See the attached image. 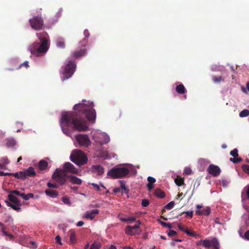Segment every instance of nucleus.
I'll use <instances>...</instances> for the list:
<instances>
[{
  "label": "nucleus",
  "instance_id": "nucleus-15",
  "mask_svg": "<svg viewBox=\"0 0 249 249\" xmlns=\"http://www.w3.org/2000/svg\"><path fill=\"white\" fill-rule=\"evenodd\" d=\"M98 210L94 209L90 211H87L84 214V216L87 219L92 220L95 217V214H98Z\"/></svg>",
  "mask_w": 249,
  "mask_h": 249
},
{
  "label": "nucleus",
  "instance_id": "nucleus-44",
  "mask_svg": "<svg viewBox=\"0 0 249 249\" xmlns=\"http://www.w3.org/2000/svg\"><path fill=\"white\" fill-rule=\"evenodd\" d=\"M62 200L64 203L70 205L71 202L69 197L67 196H64L62 198Z\"/></svg>",
  "mask_w": 249,
  "mask_h": 249
},
{
  "label": "nucleus",
  "instance_id": "nucleus-21",
  "mask_svg": "<svg viewBox=\"0 0 249 249\" xmlns=\"http://www.w3.org/2000/svg\"><path fill=\"white\" fill-rule=\"evenodd\" d=\"M45 194L47 196L52 198H55L58 195V193L56 191L49 189L45 191Z\"/></svg>",
  "mask_w": 249,
  "mask_h": 249
},
{
  "label": "nucleus",
  "instance_id": "nucleus-54",
  "mask_svg": "<svg viewBox=\"0 0 249 249\" xmlns=\"http://www.w3.org/2000/svg\"><path fill=\"white\" fill-rule=\"evenodd\" d=\"M127 222L132 223L136 220V218L135 217H127Z\"/></svg>",
  "mask_w": 249,
  "mask_h": 249
},
{
  "label": "nucleus",
  "instance_id": "nucleus-6",
  "mask_svg": "<svg viewBox=\"0 0 249 249\" xmlns=\"http://www.w3.org/2000/svg\"><path fill=\"white\" fill-rule=\"evenodd\" d=\"M68 176H69L65 173L62 169H56L53 175V178L55 181L60 185H63L66 181Z\"/></svg>",
  "mask_w": 249,
  "mask_h": 249
},
{
  "label": "nucleus",
  "instance_id": "nucleus-62",
  "mask_svg": "<svg viewBox=\"0 0 249 249\" xmlns=\"http://www.w3.org/2000/svg\"><path fill=\"white\" fill-rule=\"evenodd\" d=\"M242 159L241 158L235 157V161H233V163H238L241 161Z\"/></svg>",
  "mask_w": 249,
  "mask_h": 249
},
{
  "label": "nucleus",
  "instance_id": "nucleus-42",
  "mask_svg": "<svg viewBox=\"0 0 249 249\" xmlns=\"http://www.w3.org/2000/svg\"><path fill=\"white\" fill-rule=\"evenodd\" d=\"M8 192H9L10 193H11V194H12L13 195H16L20 196H21L22 197V196H23L22 195L23 194V193H20V192H19L18 190L9 191H8Z\"/></svg>",
  "mask_w": 249,
  "mask_h": 249
},
{
  "label": "nucleus",
  "instance_id": "nucleus-7",
  "mask_svg": "<svg viewBox=\"0 0 249 249\" xmlns=\"http://www.w3.org/2000/svg\"><path fill=\"white\" fill-rule=\"evenodd\" d=\"M30 25L32 29L39 31L44 27V21L41 16H34L29 20Z\"/></svg>",
  "mask_w": 249,
  "mask_h": 249
},
{
  "label": "nucleus",
  "instance_id": "nucleus-58",
  "mask_svg": "<svg viewBox=\"0 0 249 249\" xmlns=\"http://www.w3.org/2000/svg\"><path fill=\"white\" fill-rule=\"evenodd\" d=\"M120 191H121V188H119V187H116V188H114L113 190V193H115V194L120 192Z\"/></svg>",
  "mask_w": 249,
  "mask_h": 249
},
{
  "label": "nucleus",
  "instance_id": "nucleus-60",
  "mask_svg": "<svg viewBox=\"0 0 249 249\" xmlns=\"http://www.w3.org/2000/svg\"><path fill=\"white\" fill-rule=\"evenodd\" d=\"M9 173H4L1 171H0V176H9Z\"/></svg>",
  "mask_w": 249,
  "mask_h": 249
},
{
  "label": "nucleus",
  "instance_id": "nucleus-52",
  "mask_svg": "<svg viewBox=\"0 0 249 249\" xmlns=\"http://www.w3.org/2000/svg\"><path fill=\"white\" fill-rule=\"evenodd\" d=\"M184 174L189 175L192 173V170L190 168H186L184 171Z\"/></svg>",
  "mask_w": 249,
  "mask_h": 249
},
{
  "label": "nucleus",
  "instance_id": "nucleus-41",
  "mask_svg": "<svg viewBox=\"0 0 249 249\" xmlns=\"http://www.w3.org/2000/svg\"><path fill=\"white\" fill-rule=\"evenodd\" d=\"M175 205V203L174 201H171L169 203H168L167 204H166L164 208L168 209V210H171L173 208V207Z\"/></svg>",
  "mask_w": 249,
  "mask_h": 249
},
{
  "label": "nucleus",
  "instance_id": "nucleus-61",
  "mask_svg": "<svg viewBox=\"0 0 249 249\" xmlns=\"http://www.w3.org/2000/svg\"><path fill=\"white\" fill-rule=\"evenodd\" d=\"M147 187L148 189V190L149 191H151L153 188V184H149V183H148L147 184Z\"/></svg>",
  "mask_w": 249,
  "mask_h": 249
},
{
  "label": "nucleus",
  "instance_id": "nucleus-43",
  "mask_svg": "<svg viewBox=\"0 0 249 249\" xmlns=\"http://www.w3.org/2000/svg\"><path fill=\"white\" fill-rule=\"evenodd\" d=\"M184 232L188 235H189V236H193V237H195L196 236V233L193 231H189V230L188 229H186L184 231Z\"/></svg>",
  "mask_w": 249,
  "mask_h": 249
},
{
  "label": "nucleus",
  "instance_id": "nucleus-10",
  "mask_svg": "<svg viewBox=\"0 0 249 249\" xmlns=\"http://www.w3.org/2000/svg\"><path fill=\"white\" fill-rule=\"evenodd\" d=\"M63 169H62L64 172L66 173H70L73 174H77L78 173V170L71 162H66L63 164Z\"/></svg>",
  "mask_w": 249,
  "mask_h": 249
},
{
  "label": "nucleus",
  "instance_id": "nucleus-8",
  "mask_svg": "<svg viewBox=\"0 0 249 249\" xmlns=\"http://www.w3.org/2000/svg\"><path fill=\"white\" fill-rule=\"evenodd\" d=\"M219 243L218 240L216 238H213L211 240L205 239L204 240H200L196 241V245L197 246H202L205 248H209L211 247L216 246Z\"/></svg>",
  "mask_w": 249,
  "mask_h": 249
},
{
  "label": "nucleus",
  "instance_id": "nucleus-22",
  "mask_svg": "<svg viewBox=\"0 0 249 249\" xmlns=\"http://www.w3.org/2000/svg\"><path fill=\"white\" fill-rule=\"evenodd\" d=\"M56 45L58 47L64 48L65 47L64 39L61 37H57L55 40Z\"/></svg>",
  "mask_w": 249,
  "mask_h": 249
},
{
  "label": "nucleus",
  "instance_id": "nucleus-59",
  "mask_svg": "<svg viewBox=\"0 0 249 249\" xmlns=\"http://www.w3.org/2000/svg\"><path fill=\"white\" fill-rule=\"evenodd\" d=\"M244 236L246 239L249 240V230L245 233Z\"/></svg>",
  "mask_w": 249,
  "mask_h": 249
},
{
  "label": "nucleus",
  "instance_id": "nucleus-27",
  "mask_svg": "<svg viewBox=\"0 0 249 249\" xmlns=\"http://www.w3.org/2000/svg\"><path fill=\"white\" fill-rule=\"evenodd\" d=\"M70 233V241L71 244H74L76 242V234L73 230H70L69 231Z\"/></svg>",
  "mask_w": 249,
  "mask_h": 249
},
{
  "label": "nucleus",
  "instance_id": "nucleus-16",
  "mask_svg": "<svg viewBox=\"0 0 249 249\" xmlns=\"http://www.w3.org/2000/svg\"><path fill=\"white\" fill-rule=\"evenodd\" d=\"M99 137L100 138H102V140H95L96 142H98L99 144L103 145L108 143L110 141V138L109 136L106 135L105 133L100 134L99 135Z\"/></svg>",
  "mask_w": 249,
  "mask_h": 249
},
{
  "label": "nucleus",
  "instance_id": "nucleus-32",
  "mask_svg": "<svg viewBox=\"0 0 249 249\" xmlns=\"http://www.w3.org/2000/svg\"><path fill=\"white\" fill-rule=\"evenodd\" d=\"M94 170L97 171L98 173V175H101L103 174L104 172V168L100 165H96L94 166Z\"/></svg>",
  "mask_w": 249,
  "mask_h": 249
},
{
  "label": "nucleus",
  "instance_id": "nucleus-36",
  "mask_svg": "<svg viewBox=\"0 0 249 249\" xmlns=\"http://www.w3.org/2000/svg\"><path fill=\"white\" fill-rule=\"evenodd\" d=\"M175 182L178 186H181L184 184V179L181 178H177L175 179Z\"/></svg>",
  "mask_w": 249,
  "mask_h": 249
},
{
  "label": "nucleus",
  "instance_id": "nucleus-19",
  "mask_svg": "<svg viewBox=\"0 0 249 249\" xmlns=\"http://www.w3.org/2000/svg\"><path fill=\"white\" fill-rule=\"evenodd\" d=\"M211 213V209L209 207H206L202 210H197L196 211V214L198 215H209Z\"/></svg>",
  "mask_w": 249,
  "mask_h": 249
},
{
  "label": "nucleus",
  "instance_id": "nucleus-56",
  "mask_svg": "<svg viewBox=\"0 0 249 249\" xmlns=\"http://www.w3.org/2000/svg\"><path fill=\"white\" fill-rule=\"evenodd\" d=\"M56 242L60 244V245H62V243L61 242V237L59 235H57L55 237Z\"/></svg>",
  "mask_w": 249,
  "mask_h": 249
},
{
  "label": "nucleus",
  "instance_id": "nucleus-20",
  "mask_svg": "<svg viewBox=\"0 0 249 249\" xmlns=\"http://www.w3.org/2000/svg\"><path fill=\"white\" fill-rule=\"evenodd\" d=\"M9 160L7 157H3L0 158V168H5L6 165L9 163Z\"/></svg>",
  "mask_w": 249,
  "mask_h": 249
},
{
  "label": "nucleus",
  "instance_id": "nucleus-35",
  "mask_svg": "<svg viewBox=\"0 0 249 249\" xmlns=\"http://www.w3.org/2000/svg\"><path fill=\"white\" fill-rule=\"evenodd\" d=\"M22 196L23 199L25 200H28L30 198H33L34 197V195L32 193H29L26 195L23 193Z\"/></svg>",
  "mask_w": 249,
  "mask_h": 249
},
{
  "label": "nucleus",
  "instance_id": "nucleus-45",
  "mask_svg": "<svg viewBox=\"0 0 249 249\" xmlns=\"http://www.w3.org/2000/svg\"><path fill=\"white\" fill-rule=\"evenodd\" d=\"M230 155L233 157H237L238 156V150L237 149H234L230 152Z\"/></svg>",
  "mask_w": 249,
  "mask_h": 249
},
{
  "label": "nucleus",
  "instance_id": "nucleus-46",
  "mask_svg": "<svg viewBox=\"0 0 249 249\" xmlns=\"http://www.w3.org/2000/svg\"><path fill=\"white\" fill-rule=\"evenodd\" d=\"M243 170L246 173L249 174V165L247 164H244L242 166Z\"/></svg>",
  "mask_w": 249,
  "mask_h": 249
},
{
  "label": "nucleus",
  "instance_id": "nucleus-49",
  "mask_svg": "<svg viewBox=\"0 0 249 249\" xmlns=\"http://www.w3.org/2000/svg\"><path fill=\"white\" fill-rule=\"evenodd\" d=\"M47 186L50 188H57L58 187L56 184L52 183L50 182L47 183Z\"/></svg>",
  "mask_w": 249,
  "mask_h": 249
},
{
  "label": "nucleus",
  "instance_id": "nucleus-63",
  "mask_svg": "<svg viewBox=\"0 0 249 249\" xmlns=\"http://www.w3.org/2000/svg\"><path fill=\"white\" fill-rule=\"evenodd\" d=\"M84 223L83 221H80L77 223L76 225H77V226L80 227V226H83L84 225Z\"/></svg>",
  "mask_w": 249,
  "mask_h": 249
},
{
  "label": "nucleus",
  "instance_id": "nucleus-53",
  "mask_svg": "<svg viewBox=\"0 0 249 249\" xmlns=\"http://www.w3.org/2000/svg\"><path fill=\"white\" fill-rule=\"evenodd\" d=\"M177 232L174 230L170 231L168 233V235L169 236H173L177 234Z\"/></svg>",
  "mask_w": 249,
  "mask_h": 249
},
{
  "label": "nucleus",
  "instance_id": "nucleus-23",
  "mask_svg": "<svg viewBox=\"0 0 249 249\" xmlns=\"http://www.w3.org/2000/svg\"><path fill=\"white\" fill-rule=\"evenodd\" d=\"M8 197L10 201L12 202L16 205H18L20 203V201L19 199L11 193H10V194L8 196Z\"/></svg>",
  "mask_w": 249,
  "mask_h": 249
},
{
  "label": "nucleus",
  "instance_id": "nucleus-48",
  "mask_svg": "<svg viewBox=\"0 0 249 249\" xmlns=\"http://www.w3.org/2000/svg\"><path fill=\"white\" fill-rule=\"evenodd\" d=\"M149 204V201L147 199H144L142 200V205L144 207H146L148 206Z\"/></svg>",
  "mask_w": 249,
  "mask_h": 249
},
{
  "label": "nucleus",
  "instance_id": "nucleus-14",
  "mask_svg": "<svg viewBox=\"0 0 249 249\" xmlns=\"http://www.w3.org/2000/svg\"><path fill=\"white\" fill-rule=\"evenodd\" d=\"M22 173H23L24 174L23 176H24V179L28 177H32L36 175V172L34 168L32 167H29L25 171H22Z\"/></svg>",
  "mask_w": 249,
  "mask_h": 249
},
{
  "label": "nucleus",
  "instance_id": "nucleus-40",
  "mask_svg": "<svg viewBox=\"0 0 249 249\" xmlns=\"http://www.w3.org/2000/svg\"><path fill=\"white\" fill-rule=\"evenodd\" d=\"M100 155L101 157L104 158L105 159H107L108 158V153L107 151H101L100 153Z\"/></svg>",
  "mask_w": 249,
  "mask_h": 249
},
{
  "label": "nucleus",
  "instance_id": "nucleus-28",
  "mask_svg": "<svg viewBox=\"0 0 249 249\" xmlns=\"http://www.w3.org/2000/svg\"><path fill=\"white\" fill-rule=\"evenodd\" d=\"M38 166L40 170H45L48 166V162L44 160H41L39 162Z\"/></svg>",
  "mask_w": 249,
  "mask_h": 249
},
{
  "label": "nucleus",
  "instance_id": "nucleus-47",
  "mask_svg": "<svg viewBox=\"0 0 249 249\" xmlns=\"http://www.w3.org/2000/svg\"><path fill=\"white\" fill-rule=\"evenodd\" d=\"M0 226H1L2 227H3V224H2L0 222ZM2 231L3 232V233L4 235L8 236L10 237H13V235L12 234H10L8 233L7 231H5L3 228H2Z\"/></svg>",
  "mask_w": 249,
  "mask_h": 249
},
{
  "label": "nucleus",
  "instance_id": "nucleus-51",
  "mask_svg": "<svg viewBox=\"0 0 249 249\" xmlns=\"http://www.w3.org/2000/svg\"><path fill=\"white\" fill-rule=\"evenodd\" d=\"M147 180L148 181V183L149 184H153L156 182V179L152 177H148L147 178Z\"/></svg>",
  "mask_w": 249,
  "mask_h": 249
},
{
  "label": "nucleus",
  "instance_id": "nucleus-17",
  "mask_svg": "<svg viewBox=\"0 0 249 249\" xmlns=\"http://www.w3.org/2000/svg\"><path fill=\"white\" fill-rule=\"evenodd\" d=\"M84 35L85 36V37L79 42L80 44H82L83 43V46L86 47L88 45V39L89 36L90 34L88 29H85L84 31Z\"/></svg>",
  "mask_w": 249,
  "mask_h": 249
},
{
  "label": "nucleus",
  "instance_id": "nucleus-29",
  "mask_svg": "<svg viewBox=\"0 0 249 249\" xmlns=\"http://www.w3.org/2000/svg\"><path fill=\"white\" fill-rule=\"evenodd\" d=\"M155 195L159 198H164L165 196V194L163 191L160 189H157L155 191Z\"/></svg>",
  "mask_w": 249,
  "mask_h": 249
},
{
  "label": "nucleus",
  "instance_id": "nucleus-30",
  "mask_svg": "<svg viewBox=\"0 0 249 249\" xmlns=\"http://www.w3.org/2000/svg\"><path fill=\"white\" fill-rule=\"evenodd\" d=\"M6 202L7 205L8 206L11 207L14 210H16L18 212H19L20 211V210H21V208L20 207V206L21 205L20 204H18V206H16L14 204H12L11 203H10L8 201H6Z\"/></svg>",
  "mask_w": 249,
  "mask_h": 249
},
{
  "label": "nucleus",
  "instance_id": "nucleus-5",
  "mask_svg": "<svg viewBox=\"0 0 249 249\" xmlns=\"http://www.w3.org/2000/svg\"><path fill=\"white\" fill-rule=\"evenodd\" d=\"M76 68L75 62L74 60L68 61L63 68L62 78V81L70 78L74 73Z\"/></svg>",
  "mask_w": 249,
  "mask_h": 249
},
{
  "label": "nucleus",
  "instance_id": "nucleus-34",
  "mask_svg": "<svg viewBox=\"0 0 249 249\" xmlns=\"http://www.w3.org/2000/svg\"><path fill=\"white\" fill-rule=\"evenodd\" d=\"M249 115V110L248 109H244L241 111L239 113V116L240 117H246Z\"/></svg>",
  "mask_w": 249,
  "mask_h": 249
},
{
  "label": "nucleus",
  "instance_id": "nucleus-39",
  "mask_svg": "<svg viewBox=\"0 0 249 249\" xmlns=\"http://www.w3.org/2000/svg\"><path fill=\"white\" fill-rule=\"evenodd\" d=\"M61 15H62L61 11L59 10V11H58L56 13V15L55 16V19L52 22V23L54 24L55 22H56L58 21V18L60 17H61Z\"/></svg>",
  "mask_w": 249,
  "mask_h": 249
},
{
  "label": "nucleus",
  "instance_id": "nucleus-18",
  "mask_svg": "<svg viewBox=\"0 0 249 249\" xmlns=\"http://www.w3.org/2000/svg\"><path fill=\"white\" fill-rule=\"evenodd\" d=\"M68 178H69L70 181L74 184L80 185L82 182V180L80 178L72 175L68 176Z\"/></svg>",
  "mask_w": 249,
  "mask_h": 249
},
{
  "label": "nucleus",
  "instance_id": "nucleus-64",
  "mask_svg": "<svg viewBox=\"0 0 249 249\" xmlns=\"http://www.w3.org/2000/svg\"><path fill=\"white\" fill-rule=\"evenodd\" d=\"M247 197L249 199V185L248 186V189L247 190Z\"/></svg>",
  "mask_w": 249,
  "mask_h": 249
},
{
  "label": "nucleus",
  "instance_id": "nucleus-55",
  "mask_svg": "<svg viewBox=\"0 0 249 249\" xmlns=\"http://www.w3.org/2000/svg\"><path fill=\"white\" fill-rule=\"evenodd\" d=\"M183 213H185L187 216H189L191 217H192L193 215V211H187L186 212H183Z\"/></svg>",
  "mask_w": 249,
  "mask_h": 249
},
{
  "label": "nucleus",
  "instance_id": "nucleus-50",
  "mask_svg": "<svg viewBox=\"0 0 249 249\" xmlns=\"http://www.w3.org/2000/svg\"><path fill=\"white\" fill-rule=\"evenodd\" d=\"M28 65V61H25L24 63L21 64L18 67V69H19L21 68L22 67H25L26 68H28L29 67Z\"/></svg>",
  "mask_w": 249,
  "mask_h": 249
},
{
  "label": "nucleus",
  "instance_id": "nucleus-33",
  "mask_svg": "<svg viewBox=\"0 0 249 249\" xmlns=\"http://www.w3.org/2000/svg\"><path fill=\"white\" fill-rule=\"evenodd\" d=\"M213 81L214 83H220L222 81H224V79L222 76H213L212 77Z\"/></svg>",
  "mask_w": 249,
  "mask_h": 249
},
{
  "label": "nucleus",
  "instance_id": "nucleus-13",
  "mask_svg": "<svg viewBox=\"0 0 249 249\" xmlns=\"http://www.w3.org/2000/svg\"><path fill=\"white\" fill-rule=\"evenodd\" d=\"M136 223H137L133 226H128L127 227H126L125 230V232L127 234L132 235L135 234V232L133 231L139 228L141 224V222L140 221V220H137L136 221Z\"/></svg>",
  "mask_w": 249,
  "mask_h": 249
},
{
  "label": "nucleus",
  "instance_id": "nucleus-2",
  "mask_svg": "<svg viewBox=\"0 0 249 249\" xmlns=\"http://www.w3.org/2000/svg\"><path fill=\"white\" fill-rule=\"evenodd\" d=\"M36 35L40 42H34L29 46L28 50L32 54L39 56L46 53L49 48V36L45 32L36 33Z\"/></svg>",
  "mask_w": 249,
  "mask_h": 249
},
{
  "label": "nucleus",
  "instance_id": "nucleus-26",
  "mask_svg": "<svg viewBox=\"0 0 249 249\" xmlns=\"http://www.w3.org/2000/svg\"><path fill=\"white\" fill-rule=\"evenodd\" d=\"M16 144V142L13 138H9L6 140V145L8 147H11Z\"/></svg>",
  "mask_w": 249,
  "mask_h": 249
},
{
  "label": "nucleus",
  "instance_id": "nucleus-25",
  "mask_svg": "<svg viewBox=\"0 0 249 249\" xmlns=\"http://www.w3.org/2000/svg\"><path fill=\"white\" fill-rule=\"evenodd\" d=\"M9 176H14L16 178L18 179H21L22 180H24L23 176V173H22V171H20L19 172H17L15 173H9Z\"/></svg>",
  "mask_w": 249,
  "mask_h": 249
},
{
  "label": "nucleus",
  "instance_id": "nucleus-4",
  "mask_svg": "<svg viewBox=\"0 0 249 249\" xmlns=\"http://www.w3.org/2000/svg\"><path fill=\"white\" fill-rule=\"evenodd\" d=\"M129 170L125 167H113L107 173V175L112 178H122L127 176Z\"/></svg>",
  "mask_w": 249,
  "mask_h": 249
},
{
  "label": "nucleus",
  "instance_id": "nucleus-9",
  "mask_svg": "<svg viewBox=\"0 0 249 249\" xmlns=\"http://www.w3.org/2000/svg\"><path fill=\"white\" fill-rule=\"evenodd\" d=\"M75 138L80 146L87 147L91 144V142L87 135L79 134L76 136Z\"/></svg>",
  "mask_w": 249,
  "mask_h": 249
},
{
  "label": "nucleus",
  "instance_id": "nucleus-3",
  "mask_svg": "<svg viewBox=\"0 0 249 249\" xmlns=\"http://www.w3.org/2000/svg\"><path fill=\"white\" fill-rule=\"evenodd\" d=\"M71 160L76 164L81 166L87 162L88 158L86 155L80 150H74L71 154Z\"/></svg>",
  "mask_w": 249,
  "mask_h": 249
},
{
  "label": "nucleus",
  "instance_id": "nucleus-38",
  "mask_svg": "<svg viewBox=\"0 0 249 249\" xmlns=\"http://www.w3.org/2000/svg\"><path fill=\"white\" fill-rule=\"evenodd\" d=\"M159 222L164 227H168L169 229H171L172 228V226L170 223H166L161 220H159Z\"/></svg>",
  "mask_w": 249,
  "mask_h": 249
},
{
  "label": "nucleus",
  "instance_id": "nucleus-37",
  "mask_svg": "<svg viewBox=\"0 0 249 249\" xmlns=\"http://www.w3.org/2000/svg\"><path fill=\"white\" fill-rule=\"evenodd\" d=\"M121 183V189L123 190V193L127 194L128 192V189L126 187L124 183L123 182V181H120Z\"/></svg>",
  "mask_w": 249,
  "mask_h": 249
},
{
  "label": "nucleus",
  "instance_id": "nucleus-57",
  "mask_svg": "<svg viewBox=\"0 0 249 249\" xmlns=\"http://www.w3.org/2000/svg\"><path fill=\"white\" fill-rule=\"evenodd\" d=\"M91 184L93 186H94V188L97 191H100V186L98 184H95V183H92Z\"/></svg>",
  "mask_w": 249,
  "mask_h": 249
},
{
  "label": "nucleus",
  "instance_id": "nucleus-12",
  "mask_svg": "<svg viewBox=\"0 0 249 249\" xmlns=\"http://www.w3.org/2000/svg\"><path fill=\"white\" fill-rule=\"evenodd\" d=\"M79 47H80L79 50L75 51L72 53V57L79 58L85 55L87 51L86 47L83 46V43L79 44Z\"/></svg>",
  "mask_w": 249,
  "mask_h": 249
},
{
  "label": "nucleus",
  "instance_id": "nucleus-11",
  "mask_svg": "<svg viewBox=\"0 0 249 249\" xmlns=\"http://www.w3.org/2000/svg\"><path fill=\"white\" fill-rule=\"evenodd\" d=\"M207 171L213 177H216L218 176L220 173V169L218 166L210 164L207 168Z\"/></svg>",
  "mask_w": 249,
  "mask_h": 249
},
{
  "label": "nucleus",
  "instance_id": "nucleus-24",
  "mask_svg": "<svg viewBox=\"0 0 249 249\" xmlns=\"http://www.w3.org/2000/svg\"><path fill=\"white\" fill-rule=\"evenodd\" d=\"M176 91L179 94H183L186 92V89L183 84L178 85L176 88Z\"/></svg>",
  "mask_w": 249,
  "mask_h": 249
},
{
  "label": "nucleus",
  "instance_id": "nucleus-1",
  "mask_svg": "<svg viewBox=\"0 0 249 249\" xmlns=\"http://www.w3.org/2000/svg\"><path fill=\"white\" fill-rule=\"evenodd\" d=\"M73 109L74 111L67 112L62 114L60 121L61 128L63 132L67 134L66 126L73 125L74 128L79 131H86L88 130L89 126L87 121L83 116L86 117L89 121L94 122L96 119V111L91 106L84 103L75 105Z\"/></svg>",
  "mask_w": 249,
  "mask_h": 249
},
{
  "label": "nucleus",
  "instance_id": "nucleus-31",
  "mask_svg": "<svg viewBox=\"0 0 249 249\" xmlns=\"http://www.w3.org/2000/svg\"><path fill=\"white\" fill-rule=\"evenodd\" d=\"M101 247L100 243L94 241L90 246L89 249H100Z\"/></svg>",
  "mask_w": 249,
  "mask_h": 249
}]
</instances>
